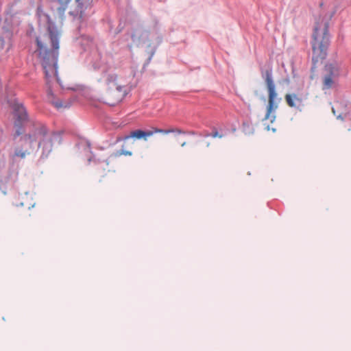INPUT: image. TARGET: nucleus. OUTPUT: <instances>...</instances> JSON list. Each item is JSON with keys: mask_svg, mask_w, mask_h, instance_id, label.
Returning <instances> with one entry per match:
<instances>
[{"mask_svg": "<svg viewBox=\"0 0 351 351\" xmlns=\"http://www.w3.org/2000/svg\"><path fill=\"white\" fill-rule=\"evenodd\" d=\"M159 133L162 134H191L194 135L195 133L193 131H184L179 128H170L167 130L160 129L154 128L150 131H143L141 130H136L130 132L129 135H127L123 138V141L125 142L131 138H135L137 139L147 140L148 137L152 136L154 134Z\"/></svg>", "mask_w": 351, "mask_h": 351, "instance_id": "423d86ee", "label": "nucleus"}, {"mask_svg": "<svg viewBox=\"0 0 351 351\" xmlns=\"http://www.w3.org/2000/svg\"><path fill=\"white\" fill-rule=\"evenodd\" d=\"M47 20L48 34L43 37H38L36 43L38 53L43 65L47 83L51 77L57 80V60L59 49L60 31L48 14L45 15Z\"/></svg>", "mask_w": 351, "mask_h": 351, "instance_id": "f257e3e1", "label": "nucleus"}, {"mask_svg": "<svg viewBox=\"0 0 351 351\" xmlns=\"http://www.w3.org/2000/svg\"><path fill=\"white\" fill-rule=\"evenodd\" d=\"M325 70L328 73V75L324 77L323 88L329 89L333 84L332 76L338 74L339 66L336 64H328L325 66Z\"/></svg>", "mask_w": 351, "mask_h": 351, "instance_id": "6e6552de", "label": "nucleus"}, {"mask_svg": "<svg viewBox=\"0 0 351 351\" xmlns=\"http://www.w3.org/2000/svg\"><path fill=\"white\" fill-rule=\"evenodd\" d=\"M262 75L265 79L268 93V104L267 106L265 119L269 120L272 123L276 118L274 112L278 108V103L281 99L278 97V93L276 90V86L272 78V71L271 69L266 70L263 73Z\"/></svg>", "mask_w": 351, "mask_h": 351, "instance_id": "39448f33", "label": "nucleus"}, {"mask_svg": "<svg viewBox=\"0 0 351 351\" xmlns=\"http://www.w3.org/2000/svg\"><path fill=\"white\" fill-rule=\"evenodd\" d=\"M105 85L102 99L110 106H114L121 102L127 93L126 81L117 74L107 75Z\"/></svg>", "mask_w": 351, "mask_h": 351, "instance_id": "20e7f679", "label": "nucleus"}, {"mask_svg": "<svg viewBox=\"0 0 351 351\" xmlns=\"http://www.w3.org/2000/svg\"><path fill=\"white\" fill-rule=\"evenodd\" d=\"M211 136L213 138H216V137H218V138H222L223 137V135L222 134H219V132L217 131H215L214 132L212 133L211 134Z\"/></svg>", "mask_w": 351, "mask_h": 351, "instance_id": "4468645a", "label": "nucleus"}, {"mask_svg": "<svg viewBox=\"0 0 351 351\" xmlns=\"http://www.w3.org/2000/svg\"><path fill=\"white\" fill-rule=\"evenodd\" d=\"M35 142L38 143V149L41 150V156L47 157L53 149V136L45 125L38 123L31 133L21 138V147L15 149L13 158H25L29 155L35 149Z\"/></svg>", "mask_w": 351, "mask_h": 351, "instance_id": "f03ea898", "label": "nucleus"}, {"mask_svg": "<svg viewBox=\"0 0 351 351\" xmlns=\"http://www.w3.org/2000/svg\"><path fill=\"white\" fill-rule=\"evenodd\" d=\"M14 116L17 118L19 122H23L27 119V114L25 107L18 101H14L12 104Z\"/></svg>", "mask_w": 351, "mask_h": 351, "instance_id": "1a4fd4ad", "label": "nucleus"}, {"mask_svg": "<svg viewBox=\"0 0 351 351\" xmlns=\"http://www.w3.org/2000/svg\"><path fill=\"white\" fill-rule=\"evenodd\" d=\"M287 104L291 108H300L302 106V99L296 94H286L285 96Z\"/></svg>", "mask_w": 351, "mask_h": 351, "instance_id": "9d476101", "label": "nucleus"}, {"mask_svg": "<svg viewBox=\"0 0 351 351\" xmlns=\"http://www.w3.org/2000/svg\"><path fill=\"white\" fill-rule=\"evenodd\" d=\"M329 18L326 16H319L316 19L312 35L313 60L317 61L326 56V51L329 45L328 35Z\"/></svg>", "mask_w": 351, "mask_h": 351, "instance_id": "7ed1b4c3", "label": "nucleus"}, {"mask_svg": "<svg viewBox=\"0 0 351 351\" xmlns=\"http://www.w3.org/2000/svg\"><path fill=\"white\" fill-rule=\"evenodd\" d=\"M62 5H67L69 14L81 19L84 17L86 10L90 5V0H58Z\"/></svg>", "mask_w": 351, "mask_h": 351, "instance_id": "0eeeda50", "label": "nucleus"}, {"mask_svg": "<svg viewBox=\"0 0 351 351\" xmlns=\"http://www.w3.org/2000/svg\"><path fill=\"white\" fill-rule=\"evenodd\" d=\"M186 142H183L182 144H181V146L182 147H184L186 145Z\"/></svg>", "mask_w": 351, "mask_h": 351, "instance_id": "dca6fc26", "label": "nucleus"}, {"mask_svg": "<svg viewBox=\"0 0 351 351\" xmlns=\"http://www.w3.org/2000/svg\"><path fill=\"white\" fill-rule=\"evenodd\" d=\"M19 199L21 200L20 206L25 207L27 209L31 208L35 204L32 195L28 193L20 195Z\"/></svg>", "mask_w": 351, "mask_h": 351, "instance_id": "9b49d317", "label": "nucleus"}, {"mask_svg": "<svg viewBox=\"0 0 351 351\" xmlns=\"http://www.w3.org/2000/svg\"><path fill=\"white\" fill-rule=\"evenodd\" d=\"M51 102L58 109L62 108H69V106H71V105L72 104V102L71 101H69V100L62 101V100H60V99H57L56 101L51 100Z\"/></svg>", "mask_w": 351, "mask_h": 351, "instance_id": "f8f14e48", "label": "nucleus"}, {"mask_svg": "<svg viewBox=\"0 0 351 351\" xmlns=\"http://www.w3.org/2000/svg\"><path fill=\"white\" fill-rule=\"evenodd\" d=\"M121 155H124V156H132V152L131 151H128V150H125L124 149V145L122 146V149L117 152V153L114 154L113 155L111 156H120Z\"/></svg>", "mask_w": 351, "mask_h": 351, "instance_id": "ddd939ff", "label": "nucleus"}, {"mask_svg": "<svg viewBox=\"0 0 351 351\" xmlns=\"http://www.w3.org/2000/svg\"><path fill=\"white\" fill-rule=\"evenodd\" d=\"M16 134H17V135H20V134H22V132L19 129H17L16 130Z\"/></svg>", "mask_w": 351, "mask_h": 351, "instance_id": "2eb2a0df", "label": "nucleus"}]
</instances>
